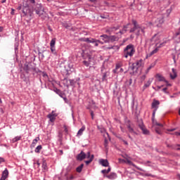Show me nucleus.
<instances>
[{"label": "nucleus", "instance_id": "f257e3e1", "mask_svg": "<svg viewBox=\"0 0 180 180\" xmlns=\"http://www.w3.org/2000/svg\"><path fill=\"white\" fill-rule=\"evenodd\" d=\"M33 12H35L36 15H38V16L41 18H43V15L46 13L44 11V7H43L41 4L37 3L34 5H29L27 2L23 3L22 16H27V18H32Z\"/></svg>", "mask_w": 180, "mask_h": 180}, {"label": "nucleus", "instance_id": "f03ea898", "mask_svg": "<svg viewBox=\"0 0 180 180\" xmlns=\"http://www.w3.org/2000/svg\"><path fill=\"white\" fill-rule=\"evenodd\" d=\"M136 53V49H134V45L129 44L124 49L123 57L127 58L129 57H133Z\"/></svg>", "mask_w": 180, "mask_h": 180}, {"label": "nucleus", "instance_id": "7ed1b4c3", "mask_svg": "<svg viewBox=\"0 0 180 180\" xmlns=\"http://www.w3.org/2000/svg\"><path fill=\"white\" fill-rule=\"evenodd\" d=\"M131 22H132V25H134V27L130 29L129 33H134V32L138 30V29H140L141 33H143V34H144V33H146V32L144 31V28L141 27L140 26V25H139V22H137V20L133 19L131 20Z\"/></svg>", "mask_w": 180, "mask_h": 180}, {"label": "nucleus", "instance_id": "20e7f679", "mask_svg": "<svg viewBox=\"0 0 180 180\" xmlns=\"http://www.w3.org/2000/svg\"><path fill=\"white\" fill-rule=\"evenodd\" d=\"M159 106H160V101L158 100L154 99L151 105L152 109H154L152 114V120H154V119L155 118V113L157 110H158Z\"/></svg>", "mask_w": 180, "mask_h": 180}, {"label": "nucleus", "instance_id": "39448f33", "mask_svg": "<svg viewBox=\"0 0 180 180\" xmlns=\"http://www.w3.org/2000/svg\"><path fill=\"white\" fill-rule=\"evenodd\" d=\"M138 126L141 130H142L143 134H145L146 136H148L150 134V131L146 128V126L144 125V122H143V120L140 119L137 120Z\"/></svg>", "mask_w": 180, "mask_h": 180}, {"label": "nucleus", "instance_id": "423d86ee", "mask_svg": "<svg viewBox=\"0 0 180 180\" xmlns=\"http://www.w3.org/2000/svg\"><path fill=\"white\" fill-rule=\"evenodd\" d=\"M56 40L57 39L56 38H53L50 42L51 51L52 54H54V56H57V51H56Z\"/></svg>", "mask_w": 180, "mask_h": 180}, {"label": "nucleus", "instance_id": "0eeeda50", "mask_svg": "<svg viewBox=\"0 0 180 180\" xmlns=\"http://www.w3.org/2000/svg\"><path fill=\"white\" fill-rule=\"evenodd\" d=\"M76 158L77 161H83V160H85V158H86V153L82 150L80 153L77 155Z\"/></svg>", "mask_w": 180, "mask_h": 180}, {"label": "nucleus", "instance_id": "6e6552de", "mask_svg": "<svg viewBox=\"0 0 180 180\" xmlns=\"http://www.w3.org/2000/svg\"><path fill=\"white\" fill-rule=\"evenodd\" d=\"M8 176H9V171L8 170L7 168H6L1 174V177L0 178L1 180H6V178H8Z\"/></svg>", "mask_w": 180, "mask_h": 180}, {"label": "nucleus", "instance_id": "1a4fd4ad", "mask_svg": "<svg viewBox=\"0 0 180 180\" xmlns=\"http://www.w3.org/2000/svg\"><path fill=\"white\" fill-rule=\"evenodd\" d=\"M83 58L84 60H86V61H88L90 64L92 62V60H94V58H92V56L89 53H87L83 56Z\"/></svg>", "mask_w": 180, "mask_h": 180}, {"label": "nucleus", "instance_id": "9d476101", "mask_svg": "<svg viewBox=\"0 0 180 180\" xmlns=\"http://www.w3.org/2000/svg\"><path fill=\"white\" fill-rule=\"evenodd\" d=\"M32 65H27V64H25L24 65V71H25V72L27 74H30L31 71H32Z\"/></svg>", "mask_w": 180, "mask_h": 180}, {"label": "nucleus", "instance_id": "9b49d317", "mask_svg": "<svg viewBox=\"0 0 180 180\" xmlns=\"http://www.w3.org/2000/svg\"><path fill=\"white\" fill-rule=\"evenodd\" d=\"M129 69L131 70L132 71V75H136V74H137L139 72V68L137 67H136L133 63L132 65L130 66Z\"/></svg>", "mask_w": 180, "mask_h": 180}, {"label": "nucleus", "instance_id": "f8f14e48", "mask_svg": "<svg viewBox=\"0 0 180 180\" xmlns=\"http://www.w3.org/2000/svg\"><path fill=\"white\" fill-rule=\"evenodd\" d=\"M99 164H101V165H102L103 167H109V162L108 161V160L101 159L99 160Z\"/></svg>", "mask_w": 180, "mask_h": 180}, {"label": "nucleus", "instance_id": "ddd939ff", "mask_svg": "<svg viewBox=\"0 0 180 180\" xmlns=\"http://www.w3.org/2000/svg\"><path fill=\"white\" fill-rule=\"evenodd\" d=\"M87 41L89 43H91V44H94V47H98V39L90 37V40L87 39Z\"/></svg>", "mask_w": 180, "mask_h": 180}, {"label": "nucleus", "instance_id": "4468645a", "mask_svg": "<svg viewBox=\"0 0 180 180\" xmlns=\"http://www.w3.org/2000/svg\"><path fill=\"white\" fill-rule=\"evenodd\" d=\"M156 77L160 82H165L166 84H168V81H167V79H165V77H164L162 75L158 74Z\"/></svg>", "mask_w": 180, "mask_h": 180}, {"label": "nucleus", "instance_id": "2eb2a0df", "mask_svg": "<svg viewBox=\"0 0 180 180\" xmlns=\"http://www.w3.org/2000/svg\"><path fill=\"white\" fill-rule=\"evenodd\" d=\"M118 38L115 35L108 36V43H113V41H117Z\"/></svg>", "mask_w": 180, "mask_h": 180}, {"label": "nucleus", "instance_id": "dca6fc26", "mask_svg": "<svg viewBox=\"0 0 180 180\" xmlns=\"http://www.w3.org/2000/svg\"><path fill=\"white\" fill-rule=\"evenodd\" d=\"M172 73H170V78L171 79H175L178 77V75L176 73V70L175 68L172 69Z\"/></svg>", "mask_w": 180, "mask_h": 180}, {"label": "nucleus", "instance_id": "f3484780", "mask_svg": "<svg viewBox=\"0 0 180 180\" xmlns=\"http://www.w3.org/2000/svg\"><path fill=\"white\" fill-rule=\"evenodd\" d=\"M120 68H122V64L121 63H117L116 65H115V68L112 70V72L114 74H119V72L117 70H119Z\"/></svg>", "mask_w": 180, "mask_h": 180}, {"label": "nucleus", "instance_id": "a211bd4d", "mask_svg": "<svg viewBox=\"0 0 180 180\" xmlns=\"http://www.w3.org/2000/svg\"><path fill=\"white\" fill-rule=\"evenodd\" d=\"M107 50H115V51H118L120 49V46H119L118 45H110L108 47L106 48Z\"/></svg>", "mask_w": 180, "mask_h": 180}, {"label": "nucleus", "instance_id": "6ab92c4d", "mask_svg": "<svg viewBox=\"0 0 180 180\" xmlns=\"http://www.w3.org/2000/svg\"><path fill=\"white\" fill-rule=\"evenodd\" d=\"M106 178H108V179H116L117 178V174H116V173H111L109 175L105 176Z\"/></svg>", "mask_w": 180, "mask_h": 180}, {"label": "nucleus", "instance_id": "aec40b11", "mask_svg": "<svg viewBox=\"0 0 180 180\" xmlns=\"http://www.w3.org/2000/svg\"><path fill=\"white\" fill-rule=\"evenodd\" d=\"M40 140L39 137H37L35 139H33L32 143H31V148H34L36 147V145L37 144V141Z\"/></svg>", "mask_w": 180, "mask_h": 180}, {"label": "nucleus", "instance_id": "412c9836", "mask_svg": "<svg viewBox=\"0 0 180 180\" xmlns=\"http://www.w3.org/2000/svg\"><path fill=\"white\" fill-rule=\"evenodd\" d=\"M103 40L104 43H109V36L108 34H102L100 36Z\"/></svg>", "mask_w": 180, "mask_h": 180}, {"label": "nucleus", "instance_id": "4be33fe9", "mask_svg": "<svg viewBox=\"0 0 180 180\" xmlns=\"http://www.w3.org/2000/svg\"><path fill=\"white\" fill-rule=\"evenodd\" d=\"M136 67L140 68L143 64V59H140L139 60H136L135 63H133Z\"/></svg>", "mask_w": 180, "mask_h": 180}, {"label": "nucleus", "instance_id": "5701e85b", "mask_svg": "<svg viewBox=\"0 0 180 180\" xmlns=\"http://www.w3.org/2000/svg\"><path fill=\"white\" fill-rule=\"evenodd\" d=\"M68 67L69 68V71H71V72H72V71H74V63H72L71 61H68Z\"/></svg>", "mask_w": 180, "mask_h": 180}, {"label": "nucleus", "instance_id": "b1692460", "mask_svg": "<svg viewBox=\"0 0 180 180\" xmlns=\"http://www.w3.org/2000/svg\"><path fill=\"white\" fill-rule=\"evenodd\" d=\"M158 48L155 46V48L149 53L147 55V57H151V56H154V54H157L158 53Z\"/></svg>", "mask_w": 180, "mask_h": 180}, {"label": "nucleus", "instance_id": "393cba45", "mask_svg": "<svg viewBox=\"0 0 180 180\" xmlns=\"http://www.w3.org/2000/svg\"><path fill=\"white\" fill-rule=\"evenodd\" d=\"M85 125H83L82 127V129H79V131H77V136H82V134L84 133V131H85Z\"/></svg>", "mask_w": 180, "mask_h": 180}, {"label": "nucleus", "instance_id": "a878e982", "mask_svg": "<svg viewBox=\"0 0 180 180\" xmlns=\"http://www.w3.org/2000/svg\"><path fill=\"white\" fill-rule=\"evenodd\" d=\"M127 129L131 134H137V133L134 131V129L131 127V125H130V124H127Z\"/></svg>", "mask_w": 180, "mask_h": 180}, {"label": "nucleus", "instance_id": "bb28decb", "mask_svg": "<svg viewBox=\"0 0 180 180\" xmlns=\"http://www.w3.org/2000/svg\"><path fill=\"white\" fill-rule=\"evenodd\" d=\"M94 155H91V158H89V160L84 161L86 165H89V164H91V161H94Z\"/></svg>", "mask_w": 180, "mask_h": 180}, {"label": "nucleus", "instance_id": "cd10ccee", "mask_svg": "<svg viewBox=\"0 0 180 180\" xmlns=\"http://www.w3.org/2000/svg\"><path fill=\"white\" fill-rule=\"evenodd\" d=\"M48 119H49L50 122H54L56 120V117L53 114H49L47 115Z\"/></svg>", "mask_w": 180, "mask_h": 180}, {"label": "nucleus", "instance_id": "c85d7f7f", "mask_svg": "<svg viewBox=\"0 0 180 180\" xmlns=\"http://www.w3.org/2000/svg\"><path fill=\"white\" fill-rule=\"evenodd\" d=\"M167 147H169V148H172V150H180V148H176V147H180V144H177L176 146L167 145Z\"/></svg>", "mask_w": 180, "mask_h": 180}, {"label": "nucleus", "instance_id": "c756f323", "mask_svg": "<svg viewBox=\"0 0 180 180\" xmlns=\"http://www.w3.org/2000/svg\"><path fill=\"white\" fill-rule=\"evenodd\" d=\"M41 148H43V146H41V145H39L36 147L34 152L37 154H40V150H41Z\"/></svg>", "mask_w": 180, "mask_h": 180}, {"label": "nucleus", "instance_id": "7c9ffc66", "mask_svg": "<svg viewBox=\"0 0 180 180\" xmlns=\"http://www.w3.org/2000/svg\"><path fill=\"white\" fill-rule=\"evenodd\" d=\"M84 168V164H81L79 167H77L76 168V171L77 172H82V169Z\"/></svg>", "mask_w": 180, "mask_h": 180}, {"label": "nucleus", "instance_id": "2f4dec72", "mask_svg": "<svg viewBox=\"0 0 180 180\" xmlns=\"http://www.w3.org/2000/svg\"><path fill=\"white\" fill-rule=\"evenodd\" d=\"M151 68H154V64H151L150 65L149 67H148V68L145 71V74H148V72H150V70H151Z\"/></svg>", "mask_w": 180, "mask_h": 180}, {"label": "nucleus", "instance_id": "473e14b6", "mask_svg": "<svg viewBox=\"0 0 180 180\" xmlns=\"http://www.w3.org/2000/svg\"><path fill=\"white\" fill-rule=\"evenodd\" d=\"M57 91V94L59 95L60 98H63L65 96V94L61 92V91H60L59 89H58Z\"/></svg>", "mask_w": 180, "mask_h": 180}, {"label": "nucleus", "instance_id": "72a5a7b5", "mask_svg": "<svg viewBox=\"0 0 180 180\" xmlns=\"http://www.w3.org/2000/svg\"><path fill=\"white\" fill-rule=\"evenodd\" d=\"M151 85V81L148 80L143 86V89H146V88H148Z\"/></svg>", "mask_w": 180, "mask_h": 180}, {"label": "nucleus", "instance_id": "f704fd0d", "mask_svg": "<svg viewBox=\"0 0 180 180\" xmlns=\"http://www.w3.org/2000/svg\"><path fill=\"white\" fill-rule=\"evenodd\" d=\"M129 26H130V23L127 24L126 25H124L122 30L126 33L127 32V29H129Z\"/></svg>", "mask_w": 180, "mask_h": 180}, {"label": "nucleus", "instance_id": "c9c22d12", "mask_svg": "<svg viewBox=\"0 0 180 180\" xmlns=\"http://www.w3.org/2000/svg\"><path fill=\"white\" fill-rule=\"evenodd\" d=\"M22 139V136H15L14 139H13L12 141L13 143H16V141H19Z\"/></svg>", "mask_w": 180, "mask_h": 180}, {"label": "nucleus", "instance_id": "e433bc0d", "mask_svg": "<svg viewBox=\"0 0 180 180\" xmlns=\"http://www.w3.org/2000/svg\"><path fill=\"white\" fill-rule=\"evenodd\" d=\"M110 169V167H108V169H103L101 170V174H109Z\"/></svg>", "mask_w": 180, "mask_h": 180}, {"label": "nucleus", "instance_id": "4c0bfd02", "mask_svg": "<svg viewBox=\"0 0 180 180\" xmlns=\"http://www.w3.org/2000/svg\"><path fill=\"white\" fill-rule=\"evenodd\" d=\"M152 121H153V123L154 126H160V127H162V124H160V123L157 122V121H155L154 120V118H153V120H152Z\"/></svg>", "mask_w": 180, "mask_h": 180}, {"label": "nucleus", "instance_id": "58836bf2", "mask_svg": "<svg viewBox=\"0 0 180 180\" xmlns=\"http://www.w3.org/2000/svg\"><path fill=\"white\" fill-rule=\"evenodd\" d=\"M157 22H158L159 25H162V23H164V18H159L157 19Z\"/></svg>", "mask_w": 180, "mask_h": 180}, {"label": "nucleus", "instance_id": "ea45409f", "mask_svg": "<svg viewBox=\"0 0 180 180\" xmlns=\"http://www.w3.org/2000/svg\"><path fill=\"white\" fill-rule=\"evenodd\" d=\"M97 129H98V130H99L101 131V133L105 132V129L103 127H102V126L98 125Z\"/></svg>", "mask_w": 180, "mask_h": 180}, {"label": "nucleus", "instance_id": "a19ab883", "mask_svg": "<svg viewBox=\"0 0 180 180\" xmlns=\"http://www.w3.org/2000/svg\"><path fill=\"white\" fill-rule=\"evenodd\" d=\"M107 77H108V72H105L103 74L102 81H106Z\"/></svg>", "mask_w": 180, "mask_h": 180}, {"label": "nucleus", "instance_id": "79ce46f5", "mask_svg": "<svg viewBox=\"0 0 180 180\" xmlns=\"http://www.w3.org/2000/svg\"><path fill=\"white\" fill-rule=\"evenodd\" d=\"M91 37L89 38H85V37H83V38H81L80 40L81 41H85L86 43H89V41L88 40H90Z\"/></svg>", "mask_w": 180, "mask_h": 180}, {"label": "nucleus", "instance_id": "37998d69", "mask_svg": "<svg viewBox=\"0 0 180 180\" xmlns=\"http://www.w3.org/2000/svg\"><path fill=\"white\" fill-rule=\"evenodd\" d=\"M83 64L84 65H85V67H89V65H91V63L89 62H88V60H84L83 61Z\"/></svg>", "mask_w": 180, "mask_h": 180}, {"label": "nucleus", "instance_id": "c03bdc74", "mask_svg": "<svg viewBox=\"0 0 180 180\" xmlns=\"http://www.w3.org/2000/svg\"><path fill=\"white\" fill-rule=\"evenodd\" d=\"M30 72H32L33 75H34V74L37 73V69L36 68L32 67Z\"/></svg>", "mask_w": 180, "mask_h": 180}, {"label": "nucleus", "instance_id": "a18cd8bd", "mask_svg": "<svg viewBox=\"0 0 180 180\" xmlns=\"http://www.w3.org/2000/svg\"><path fill=\"white\" fill-rule=\"evenodd\" d=\"M164 46V43H161L158 45V44H155V47L158 49V50H160V49H161V47H163Z\"/></svg>", "mask_w": 180, "mask_h": 180}, {"label": "nucleus", "instance_id": "49530a36", "mask_svg": "<svg viewBox=\"0 0 180 180\" xmlns=\"http://www.w3.org/2000/svg\"><path fill=\"white\" fill-rule=\"evenodd\" d=\"M42 168L43 169H47V163L46 162H43L42 163Z\"/></svg>", "mask_w": 180, "mask_h": 180}, {"label": "nucleus", "instance_id": "de8ad7c7", "mask_svg": "<svg viewBox=\"0 0 180 180\" xmlns=\"http://www.w3.org/2000/svg\"><path fill=\"white\" fill-rule=\"evenodd\" d=\"M18 11H22V12H23V4L22 6V4H20L18 8H17Z\"/></svg>", "mask_w": 180, "mask_h": 180}, {"label": "nucleus", "instance_id": "09e8293b", "mask_svg": "<svg viewBox=\"0 0 180 180\" xmlns=\"http://www.w3.org/2000/svg\"><path fill=\"white\" fill-rule=\"evenodd\" d=\"M30 2V5H36V0H28Z\"/></svg>", "mask_w": 180, "mask_h": 180}, {"label": "nucleus", "instance_id": "8fccbe9b", "mask_svg": "<svg viewBox=\"0 0 180 180\" xmlns=\"http://www.w3.org/2000/svg\"><path fill=\"white\" fill-rule=\"evenodd\" d=\"M137 30L136 32V36H137V37H139L140 36V32H141V29H138V30Z\"/></svg>", "mask_w": 180, "mask_h": 180}, {"label": "nucleus", "instance_id": "3c124183", "mask_svg": "<svg viewBox=\"0 0 180 180\" xmlns=\"http://www.w3.org/2000/svg\"><path fill=\"white\" fill-rule=\"evenodd\" d=\"M63 26L65 27V29H70V27H71V25L67 23H65Z\"/></svg>", "mask_w": 180, "mask_h": 180}, {"label": "nucleus", "instance_id": "603ef678", "mask_svg": "<svg viewBox=\"0 0 180 180\" xmlns=\"http://www.w3.org/2000/svg\"><path fill=\"white\" fill-rule=\"evenodd\" d=\"M108 139H105V141H104V147L106 148V147H108Z\"/></svg>", "mask_w": 180, "mask_h": 180}, {"label": "nucleus", "instance_id": "864d4df0", "mask_svg": "<svg viewBox=\"0 0 180 180\" xmlns=\"http://www.w3.org/2000/svg\"><path fill=\"white\" fill-rule=\"evenodd\" d=\"M63 99L65 103H68V99L67 98V96H65L63 98Z\"/></svg>", "mask_w": 180, "mask_h": 180}, {"label": "nucleus", "instance_id": "5fc2aeb1", "mask_svg": "<svg viewBox=\"0 0 180 180\" xmlns=\"http://www.w3.org/2000/svg\"><path fill=\"white\" fill-rule=\"evenodd\" d=\"M155 132H156L158 134H161V130L159 129L158 128H155Z\"/></svg>", "mask_w": 180, "mask_h": 180}, {"label": "nucleus", "instance_id": "6e6d98bb", "mask_svg": "<svg viewBox=\"0 0 180 180\" xmlns=\"http://www.w3.org/2000/svg\"><path fill=\"white\" fill-rule=\"evenodd\" d=\"M86 158H91V152H87V153L86 154Z\"/></svg>", "mask_w": 180, "mask_h": 180}, {"label": "nucleus", "instance_id": "4d7b16f0", "mask_svg": "<svg viewBox=\"0 0 180 180\" xmlns=\"http://www.w3.org/2000/svg\"><path fill=\"white\" fill-rule=\"evenodd\" d=\"M39 57H41V60H43L44 58V54L39 53Z\"/></svg>", "mask_w": 180, "mask_h": 180}, {"label": "nucleus", "instance_id": "13d9d810", "mask_svg": "<svg viewBox=\"0 0 180 180\" xmlns=\"http://www.w3.org/2000/svg\"><path fill=\"white\" fill-rule=\"evenodd\" d=\"M145 176H154V175L151 174H148V173H146L145 174Z\"/></svg>", "mask_w": 180, "mask_h": 180}, {"label": "nucleus", "instance_id": "bf43d9fd", "mask_svg": "<svg viewBox=\"0 0 180 180\" xmlns=\"http://www.w3.org/2000/svg\"><path fill=\"white\" fill-rule=\"evenodd\" d=\"M122 141H123L124 144H125V146H129V143L127 142V141L124 139V140H122Z\"/></svg>", "mask_w": 180, "mask_h": 180}, {"label": "nucleus", "instance_id": "052dcab7", "mask_svg": "<svg viewBox=\"0 0 180 180\" xmlns=\"http://www.w3.org/2000/svg\"><path fill=\"white\" fill-rule=\"evenodd\" d=\"M167 89H168V88L165 87V88L162 89V91H163L165 94H168V92H167Z\"/></svg>", "mask_w": 180, "mask_h": 180}, {"label": "nucleus", "instance_id": "680f3d73", "mask_svg": "<svg viewBox=\"0 0 180 180\" xmlns=\"http://www.w3.org/2000/svg\"><path fill=\"white\" fill-rule=\"evenodd\" d=\"M1 162H5V159L4 158H0V164Z\"/></svg>", "mask_w": 180, "mask_h": 180}, {"label": "nucleus", "instance_id": "e2e57ef3", "mask_svg": "<svg viewBox=\"0 0 180 180\" xmlns=\"http://www.w3.org/2000/svg\"><path fill=\"white\" fill-rule=\"evenodd\" d=\"M90 113H91V119L92 120H94V111L91 110Z\"/></svg>", "mask_w": 180, "mask_h": 180}, {"label": "nucleus", "instance_id": "0e129e2a", "mask_svg": "<svg viewBox=\"0 0 180 180\" xmlns=\"http://www.w3.org/2000/svg\"><path fill=\"white\" fill-rule=\"evenodd\" d=\"M103 41H101V40L98 39V46H99V44H103Z\"/></svg>", "mask_w": 180, "mask_h": 180}, {"label": "nucleus", "instance_id": "69168bd1", "mask_svg": "<svg viewBox=\"0 0 180 180\" xmlns=\"http://www.w3.org/2000/svg\"><path fill=\"white\" fill-rule=\"evenodd\" d=\"M123 71H124V70H123V68H120V70H117V72H119V73H120V72H123Z\"/></svg>", "mask_w": 180, "mask_h": 180}, {"label": "nucleus", "instance_id": "338daca9", "mask_svg": "<svg viewBox=\"0 0 180 180\" xmlns=\"http://www.w3.org/2000/svg\"><path fill=\"white\" fill-rule=\"evenodd\" d=\"M11 15H15V9L11 8Z\"/></svg>", "mask_w": 180, "mask_h": 180}, {"label": "nucleus", "instance_id": "774afa93", "mask_svg": "<svg viewBox=\"0 0 180 180\" xmlns=\"http://www.w3.org/2000/svg\"><path fill=\"white\" fill-rule=\"evenodd\" d=\"M141 78L143 81H144V79H146V75H142Z\"/></svg>", "mask_w": 180, "mask_h": 180}]
</instances>
